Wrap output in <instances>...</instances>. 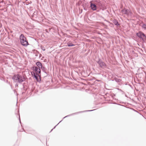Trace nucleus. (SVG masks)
Segmentation results:
<instances>
[{
  "instance_id": "nucleus-1",
  "label": "nucleus",
  "mask_w": 146,
  "mask_h": 146,
  "mask_svg": "<svg viewBox=\"0 0 146 146\" xmlns=\"http://www.w3.org/2000/svg\"><path fill=\"white\" fill-rule=\"evenodd\" d=\"M12 78L15 82L20 83H21L25 81V78L24 77L19 74H17L14 75Z\"/></svg>"
},
{
  "instance_id": "nucleus-2",
  "label": "nucleus",
  "mask_w": 146,
  "mask_h": 146,
  "mask_svg": "<svg viewBox=\"0 0 146 146\" xmlns=\"http://www.w3.org/2000/svg\"><path fill=\"white\" fill-rule=\"evenodd\" d=\"M21 44L24 46H27L28 45V43L26 40V38L23 34H21L19 37Z\"/></svg>"
},
{
  "instance_id": "nucleus-3",
  "label": "nucleus",
  "mask_w": 146,
  "mask_h": 146,
  "mask_svg": "<svg viewBox=\"0 0 146 146\" xmlns=\"http://www.w3.org/2000/svg\"><path fill=\"white\" fill-rule=\"evenodd\" d=\"M137 35L139 38H141L144 41L146 40V36L145 34L141 32H139L137 33Z\"/></svg>"
},
{
  "instance_id": "nucleus-4",
  "label": "nucleus",
  "mask_w": 146,
  "mask_h": 146,
  "mask_svg": "<svg viewBox=\"0 0 146 146\" xmlns=\"http://www.w3.org/2000/svg\"><path fill=\"white\" fill-rule=\"evenodd\" d=\"M97 62L101 68H103L106 67V64L100 59H99L98 61Z\"/></svg>"
},
{
  "instance_id": "nucleus-5",
  "label": "nucleus",
  "mask_w": 146,
  "mask_h": 146,
  "mask_svg": "<svg viewBox=\"0 0 146 146\" xmlns=\"http://www.w3.org/2000/svg\"><path fill=\"white\" fill-rule=\"evenodd\" d=\"M33 70H34L35 72H36V74H40L41 71L40 68L37 67L36 66H34L33 67Z\"/></svg>"
},
{
  "instance_id": "nucleus-6",
  "label": "nucleus",
  "mask_w": 146,
  "mask_h": 146,
  "mask_svg": "<svg viewBox=\"0 0 146 146\" xmlns=\"http://www.w3.org/2000/svg\"><path fill=\"white\" fill-rule=\"evenodd\" d=\"M121 11L123 13L126 14L127 15H129V13L130 12V11L129 10L126 9L125 8L122 9Z\"/></svg>"
},
{
  "instance_id": "nucleus-7",
  "label": "nucleus",
  "mask_w": 146,
  "mask_h": 146,
  "mask_svg": "<svg viewBox=\"0 0 146 146\" xmlns=\"http://www.w3.org/2000/svg\"><path fill=\"white\" fill-rule=\"evenodd\" d=\"M90 7L91 8V9L93 11H95L96 10L97 6H96V5L94 4H93L92 3H91Z\"/></svg>"
},
{
  "instance_id": "nucleus-8",
  "label": "nucleus",
  "mask_w": 146,
  "mask_h": 146,
  "mask_svg": "<svg viewBox=\"0 0 146 146\" xmlns=\"http://www.w3.org/2000/svg\"><path fill=\"white\" fill-rule=\"evenodd\" d=\"M77 112V113H73L72 114H71V115H67V116H65V117H64L63 118V119H64V118H65V117H68V116H70V115H73V114H76V113H80V112ZM63 119H62V120H61V121H60L59 122V123H58V124H57L56 125V126L54 127V128H53V129H52L51 130V131L50 132H51V131L54 129L55 128V127H56V126L57 125H58V124H59L62 121V120H63Z\"/></svg>"
},
{
  "instance_id": "nucleus-9",
  "label": "nucleus",
  "mask_w": 146,
  "mask_h": 146,
  "mask_svg": "<svg viewBox=\"0 0 146 146\" xmlns=\"http://www.w3.org/2000/svg\"><path fill=\"white\" fill-rule=\"evenodd\" d=\"M36 65L39 68H41L42 67V63L39 62H38L36 63Z\"/></svg>"
},
{
  "instance_id": "nucleus-10",
  "label": "nucleus",
  "mask_w": 146,
  "mask_h": 146,
  "mask_svg": "<svg viewBox=\"0 0 146 146\" xmlns=\"http://www.w3.org/2000/svg\"><path fill=\"white\" fill-rule=\"evenodd\" d=\"M114 80L115 81L117 82V83L120 82L121 81V79L118 78L116 77H115L114 78ZM112 80L113 81V80Z\"/></svg>"
},
{
  "instance_id": "nucleus-11",
  "label": "nucleus",
  "mask_w": 146,
  "mask_h": 146,
  "mask_svg": "<svg viewBox=\"0 0 146 146\" xmlns=\"http://www.w3.org/2000/svg\"><path fill=\"white\" fill-rule=\"evenodd\" d=\"M33 75L34 76V77L35 78L36 80H38V77L39 76V75L38 74H35V73H33Z\"/></svg>"
},
{
  "instance_id": "nucleus-12",
  "label": "nucleus",
  "mask_w": 146,
  "mask_h": 146,
  "mask_svg": "<svg viewBox=\"0 0 146 146\" xmlns=\"http://www.w3.org/2000/svg\"><path fill=\"white\" fill-rule=\"evenodd\" d=\"M113 23L116 25L119 26V25L118 21L116 19H115L113 20Z\"/></svg>"
},
{
  "instance_id": "nucleus-13",
  "label": "nucleus",
  "mask_w": 146,
  "mask_h": 146,
  "mask_svg": "<svg viewBox=\"0 0 146 146\" xmlns=\"http://www.w3.org/2000/svg\"><path fill=\"white\" fill-rule=\"evenodd\" d=\"M41 68L42 69V71L44 72H45L46 73V69L45 67L42 66V67H41Z\"/></svg>"
},
{
  "instance_id": "nucleus-14",
  "label": "nucleus",
  "mask_w": 146,
  "mask_h": 146,
  "mask_svg": "<svg viewBox=\"0 0 146 146\" xmlns=\"http://www.w3.org/2000/svg\"><path fill=\"white\" fill-rule=\"evenodd\" d=\"M68 46H74V45L71 43H69L68 44Z\"/></svg>"
},
{
  "instance_id": "nucleus-15",
  "label": "nucleus",
  "mask_w": 146,
  "mask_h": 146,
  "mask_svg": "<svg viewBox=\"0 0 146 146\" xmlns=\"http://www.w3.org/2000/svg\"><path fill=\"white\" fill-rule=\"evenodd\" d=\"M142 27L144 29H146V25H145V24L143 25Z\"/></svg>"
},
{
  "instance_id": "nucleus-16",
  "label": "nucleus",
  "mask_w": 146,
  "mask_h": 146,
  "mask_svg": "<svg viewBox=\"0 0 146 146\" xmlns=\"http://www.w3.org/2000/svg\"><path fill=\"white\" fill-rule=\"evenodd\" d=\"M41 49H42L44 51L45 50V48L43 47L41 48Z\"/></svg>"
},
{
  "instance_id": "nucleus-17",
  "label": "nucleus",
  "mask_w": 146,
  "mask_h": 146,
  "mask_svg": "<svg viewBox=\"0 0 146 146\" xmlns=\"http://www.w3.org/2000/svg\"><path fill=\"white\" fill-rule=\"evenodd\" d=\"M94 110H88L85 111H93Z\"/></svg>"
},
{
  "instance_id": "nucleus-18",
  "label": "nucleus",
  "mask_w": 146,
  "mask_h": 146,
  "mask_svg": "<svg viewBox=\"0 0 146 146\" xmlns=\"http://www.w3.org/2000/svg\"><path fill=\"white\" fill-rule=\"evenodd\" d=\"M19 121H20V123H21V120H20V116H19Z\"/></svg>"
},
{
  "instance_id": "nucleus-19",
  "label": "nucleus",
  "mask_w": 146,
  "mask_h": 146,
  "mask_svg": "<svg viewBox=\"0 0 146 146\" xmlns=\"http://www.w3.org/2000/svg\"><path fill=\"white\" fill-rule=\"evenodd\" d=\"M15 86H17V85L16 84Z\"/></svg>"
},
{
  "instance_id": "nucleus-20",
  "label": "nucleus",
  "mask_w": 146,
  "mask_h": 146,
  "mask_svg": "<svg viewBox=\"0 0 146 146\" xmlns=\"http://www.w3.org/2000/svg\"><path fill=\"white\" fill-rule=\"evenodd\" d=\"M15 86H17V85L16 84Z\"/></svg>"
},
{
  "instance_id": "nucleus-21",
  "label": "nucleus",
  "mask_w": 146,
  "mask_h": 146,
  "mask_svg": "<svg viewBox=\"0 0 146 146\" xmlns=\"http://www.w3.org/2000/svg\"><path fill=\"white\" fill-rule=\"evenodd\" d=\"M15 86H17V85L16 84Z\"/></svg>"
}]
</instances>
